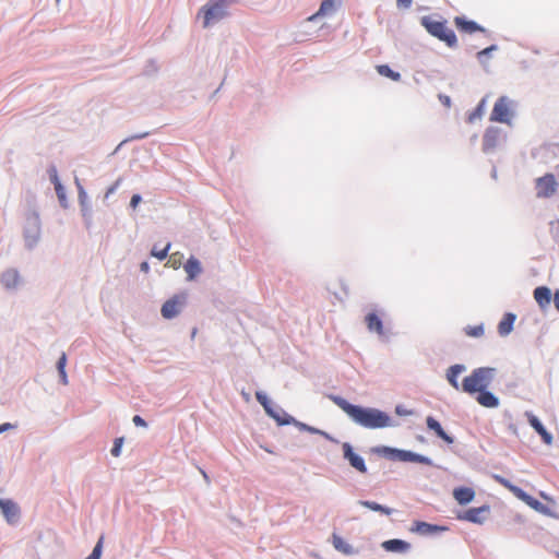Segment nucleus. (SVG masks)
<instances>
[{
    "label": "nucleus",
    "instance_id": "obj_1",
    "mask_svg": "<svg viewBox=\"0 0 559 559\" xmlns=\"http://www.w3.org/2000/svg\"><path fill=\"white\" fill-rule=\"evenodd\" d=\"M330 400L346 413L354 423L361 427L377 429L391 425V418L384 412L377 408H365L353 405L338 395H330Z\"/></svg>",
    "mask_w": 559,
    "mask_h": 559
},
{
    "label": "nucleus",
    "instance_id": "obj_2",
    "mask_svg": "<svg viewBox=\"0 0 559 559\" xmlns=\"http://www.w3.org/2000/svg\"><path fill=\"white\" fill-rule=\"evenodd\" d=\"M496 369L490 367H480L465 377L461 383V390L468 394L478 393L486 390L492 382Z\"/></svg>",
    "mask_w": 559,
    "mask_h": 559
},
{
    "label": "nucleus",
    "instance_id": "obj_3",
    "mask_svg": "<svg viewBox=\"0 0 559 559\" xmlns=\"http://www.w3.org/2000/svg\"><path fill=\"white\" fill-rule=\"evenodd\" d=\"M420 22L427 32L433 37L444 41L451 48L457 46L456 35L450 27H448L445 21H435L430 16H423Z\"/></svg>",
    "mask_w": 559,
    "mask_h": 559
},
{
    "label": "nucleus",
    "instance_id": "obj_4",
    "mask_svg": "<svg viewBox=\"0 0 559 559\" xmlns=\"http://www.w3.org/2000/svg\"><path fill=\"white\" fill-rule=\"evenodd\" d=\"M233 0H210L203 5L199 12V15L203 16V27H209L227 16L228 5Z\"/></svg>",
    "mask_w": 559,
    "mask_h": 559
},
{
    "label": "nucleus",
    "instance_id": "obj_5",
    "mask_svg": "<svg viewBox=\"0 0 559 559\" xmlns=\"http://www.w3.org/2000/svg\"><path fill=\"white\" fill-rule=\"evenodd\" d=\"M493 479L500 484L501 486H503L504 488H507L510 492H512L518 499H520L521 501H523L524 503H526L528 507H531L532 509H534L535 511H538V512H544L545 511V507L542 502H539L537 499H535L534 497H532L531 495L526 493L523 489H521L520 487L513 485L510 480H508L507 478L500 476V475H493L492 476Z\"/></svg>",
    "mask_w": 559,
    "mask_h": 559
},
{
    "label": "nucleus",
    "instance_id": "obj_6",
    "mask_svg": "<svg viewBox=\"0 0 559 559\" xmlns=\"http://www.w3.org/2000/svg\"><path fill=\"white\" fill-rule=\"evenodd\" d=\"M493 479L500 484L501 486H503L504 488H507L510 492H512L518 499H520L521 501H523L524 503H526L528 507H531L532 509H534L535 511H538V512H544L545 511V507L542 502H539L537 499H535L534 497H532L531 495L526 493L523 489H521L520 487L513 485L510 480H508L507 478L500 476V475H493L492 476Z\"/></svg>",
    "mask_w": 559,
    "mask_h": 559
},
{
    "label": "nucleus",
    "instance_id": "obj_7",
    "mask_svg": "<svg viewBox=\"0 0 559 559\" xmlns=\"http://www.w3.org/2000/svg\"><path fill=\"white\" fill-rule=\"evenodd\" d=\"M514 103L508 96L497 99L490 114V120L501 123H510L513 117Z\"/></svg>",
    "mask_w": 559,
    "mask_h": 559
},
{
    "label": "nucleus",
    "instance_id": "obj_8",
    "mask_svg": "<svg viewBox=\"0 0 559 559\" xmlns=\"http://www.w3.org/2000/svg\"><path fill=\"white\" fill-rule=\"evenodd\" d=\"M379 453H383L384 455L389 456L390 459H397L400 461L404 462H416L421 463L426 465H430L431 461L427 456L413 453L411 451H404V450H395L391 448L383 447L381 449H378Z\"/></svg>",
    "mask_w": 559,
    "mask_h": 559
},
{
    "label": "nucleus",
    "instance_id": "obj_9",
    "mask_svg": "<svg viewBox=\"0 0 559 559\" xmlns=\"http://www.w3.org/2000/svg\"><path fill=\"white\" fill-rule=\"evenodd\" d=\"M187 301V293H180L166 300L160 312L165 319H173L178 316Z\"/></svg>",
    "mask_w": 559,
    "mask_h": 559
},
{
    "label": "nucleus",
    "instance_id": "obj_10",
    "mask_svg": "<svg viewBox=\"0 0 559 559\" xmlns=\"http://www.w3.org/2000/svg\"><path fill=\"white\" fill-rule=\"evenodd\" d=\"M557 182L552 174H547L536 181V193L539 198H548L556 192Z\"/></svg>",
    "mask_w": 559,
    "mask_h": 559
},
{
    "label": "nucleus",
    "instance_id": "obj_11",
    "mask_svg": "<svg viewBox=\"0 0 559 559\" xmlns=\"http://www.w3.org/2000/svg\"><path fill=\"white\" fill-rule=\"evenodd\" d=\"M341 0H323L321 2L319 10L314 14L310 15L307 19V21L313 22L319 17L333 15L336 12L337 8L341 5Z\"/></svg>",
    "mask_w": 559,
    "mask_h": 559
},
{
    "label": "nucleus",
    "instance_id": "obj_12",
    "mask_svg": "<svg viewBox=\"0 0 559 559\" xmlns=\"http://www.w3.org/2000/svg\"><path fill=\"white\" fill-rule=\"evenodd\" d=\"M343 453L344 457L349 462V464L357 469L359 473H367V466L365 464L364 459L356 454L352 448V445L347 442L343 444Z\"/></svg>",
    "mask_w": 559,
    "mask_h": 559
},
{
    "label": "nucleus",
    "instance_id": "obj_13",
    "mask_svg": "<svg viewBox=\"0 0 559 559\" xmlns=\"http://www.w3.org/2000/svg\"><path fill=\"white\" fill-rule=\"evenodd\" d=\"M500 130L495 127L488 128L483 136V151L490 152L495 150L500 140Z\"/></svg>",
    "mask_w": 559,
    "mask_h": 559
},
{
    "label": "nucleus",
    "instance_id": "obj_14",
    "mask_svg": "<svg viewBox=\"0 0 559 559\" xmlns=\"http://www.w3.org/2000/svg\"><path fill=\"white\" fill-rule=\"evenodd\" d=\"M526 418L530 425L534 428V430L540 436L544 443L551 444L552 436L550 432L546 430L540 420L532 413H526Z\"/></svg>",
    "mask_w": 559,
    "mask_h": 559
},
{
    "label": "nucleus",
    "instance_id": "obj_15",
    "mask_svg": "<svg viewBox=\"0 0 559 559\" xmlns=\"http://www.w3.org/2000/svg\"><path fill=\"white\" fill-rule=\"evenodd\" d=\"M0 509L9 523H14L17 520L20 510L12 500L0 498Z\"/></svg>",
    "mask_w": 559,
    "mask_h": 559
},
{
    "label": "nucleus",
    "instance_id": "obj_16",
    "mask_svg": "<svg viewBox=\"0 0 559 559\" xmlns=\"http://www.w3.org/2000/svg\"><path fill=\"white\" fill-rule=\"evenodd\" d=\"M454 24L459 31L468 33V34H472L475 32H485V28L479 26L477 23H475L474 21H467L462 16L454 17Z\"/></svg>",
    "mask_w": 559,
    "mask_h": 559
},
{
    "label": "nucleus",
    "instance_id": "obj_17",
    "mask_svg": "<svg viewBox=\"0 0 559 559\" xmlns=\"http://www.w3.org/2000/svg\"><path fill=\"white\" fill-rule=\"evenodd\" d=\"M488 510V507L472 508L465 511L462 515H459V519L480 524L484 522L481 513L487 512Z\"/></svg>",
    "mask_w": 559,
    "mask_h": 559
},
{
    "label": "nucleus",
    "instance_id": "obj_18",
    "mask_svg": "<svg viewBox=\"0 0 559 559\" xmlns=\"http://www.w3.org/2000/svg\"><path fill=\"white\" fill-rule=\"evenodd\" d=\"M465 366L464 365H460V364H456V365H453L451 366L448 370H447V380L448 382L451 384L452 388H454L455 390H461V384L459 383V376L465 371Z\"/></svg>",
    "mask_w": 559,
    "mask_h": 559
},
{
    "label": "nucleus",
    "instance_id": "obj_19",
    "mask_svg": "<svg viewBox=\"0 0 559 559\" xmlns=\"http://www.w3.org/2000/svg\"><path fill=\"white\" fill-rule=\"evenodd\" d=\"M427 427L432 430L439 438H441L447 443L451 444L453 443V438L449 436L443 428L441 427L440 423L435 419L431 416H428L426 419Z\"/></svg>",
    "mask_w": 559,
    "mask_h": 559
},
{
    "label": "nucleus",
    "instance_id": "obj_20",
    "mask_svg": "<svg viewBox=\"0 0 559 559\" xmlns=\"http://www.w3.org/2000/svg\"><path fill=\"white\" fill-rule=\"evenodd\" d=\"M20 282V274L14 269L7 270L1 276V283L8 289L16 288Z\"/></svg>",
    "mask_w": 559,
    "mask_h": 559
},
{
    "label": "nucleus",
    "instance_id": "obj_21",
    "mask_svg": "<svg viewBox=\"0 0 559 559\" xmlns=\"http://www.w3.org/2000/svg\"><path fill=\"white\" fill-rule=\"evenodd\" d=\"M453 497L460 504H467L474 499L475 491L469 487H457L453 490Z\"/></svg>",
    "mask_w": 559,
    "mask_h": 559
},
{
    "label": "nucleus",
    "instance_id": "obj_22",
    "mask_svg": "<svg viewBox=\"0 0 559 559\" xmlns=\"http://www.w3.org/2000/svg\"><path fill=\"white\" fill-rule=\"evenodd\" d=\"M476 401L484 407L495 408L499 405V399L491 392L483 390L478 392Z\"/></svg>",
    "mask_w": 559,
    "mask_h": 559
},
{
    "label": "nucleus",
    "instance_id": "obj_23",
    "mask_svg": "<svg viewBox=\"0 0 559 559\" xmlns=\"http://www.w3.org/2000/svg\"><path fill=\"white\" fill-rule=\"evenodd\" d=\"M365 321L370 332H374L379 335L384 334L382 321L377 313H368L365 318Z\"/></svg>",
    "mask_w": 559,
    "mask_h": 559
},
{
    "label": "nucleus",
    "instance_id": "obj_24",
    "mask_svg": "<svg viewBox=\"0 0 559 559\" xmlns=\"http://www.w3.org/2000/svg\"><path fill=\"white\" fill-rule=\"evenodd\" d=\"M183 269L188 275L189 281L194 280L202 272L201 263L194 257H190L187 260V262L183 265Z\"/></svg>",
    "mask_w": 559,
    "mask_h": 559
},
{
    "label": "nucleus",
    "instance_id": "obj_25",
    "mask_svg": "<svg viewBox=\"0 0 559 559\" xmlns=\"http://www.w3.org/2000/svg\"><path fill=\"white\" fill-rule=\"evenodd\" d=\"M382 547L386 551L405 552L409 549V544L402 539H390L382 543Z\"/></svg>",
    "mask_w": 559,
    "mask_h": 559
},
{
    "label": "nucleus",
    "instance_id": "obj_26",
    "mask_svg": "<svg viewBox=\"0 0 559 559\" xmlns=\"http://www.w3.org/2000/svg\"><path fill=\"white\" fill-rule=\"evenodd\" d=\"M515 316L513 313H506L498 324V332L501 336H507L513 329Z\"/></svg>",
    "mask_w": 559,
    "mask_h": 559
},
{
    "label": "nucleus",
    "instance_id": "obj_27",
    "mask_svg": "<svg viewBox=\"0 0 559 559\" xmlns=\"http://www.w3.org/2000/svg\"><path fill=\"white\" fill-rule=\"evenodd\" d=\"M534 298L537 301V304L542 307L548 305L551 299L550 289L545 286L537 287L534 290Z\"/></svg>",
    "mask_w": 559,
    "mask_h": 559
},
{
    "label": "nucleus",
    "instance_id": "obj_28",
    "mask_svg": "<svg viewBox=\"0 0 559 559\" xmlns=\"http://www.w3.org/2000/svg\"><path fill=\"white\" fill-rule=\"evenodd\" d=\"M442 530H444V528L437 526V525L426 523V522H416L415 523V531L423 535L432 534V533H436V532L442 531Z\"/></svg>",
    "mask_w": 559,
    "mask_h": 559
},
{
    "label": "nucleus",
    "instance_id": "obj_29",
    "mask_svg": "<svg viewBox=\"0 0 559 559\" xmlns=\"http://www.w3.org/2000/svg\"><path fill=\"white\" fill-rule=\"evenodd\" d=\"M332 543L336 550L343 554H352V547L337 534L332 535Z\"/></svg>",
    "mask_w": 559,
    "mask_h": 559
},
{
    "label": "nucleus",
    "instance_id": "obj_30",
    "mask_svg": "<svg viewBox=\"0 0 559 559\" xmlns=\"http://www.w3.org/2000/svg\"><path fill=\"white\" fill-rule=\"evenodd\" d=\"M377 71L380 75L386 76L393 81L397 82L401 80V74L393 71L388 64L377 66Z\"/></svg>",
    "mask_w": 559,
    "mask_h": 559
},
{
    "label": "nucleus",
    "instance_id": "obj_31",
    "mask_svg": "<svg viewBox=\"0 0 559 559\" xmlns=\"http://www.w3.org/2000/svg\"><path fill=\"white\" fill-rule=\"evenodd\" d=\"M272 418H274L278 425H289L294 421V418L287 415L284 411L280 409V412H275L272 408V414H269Z\"/></svg>",
    "mask_w": 559,
    "mask_h": 559
},
{
    "label": "nucleus",
    "instance_id": "obj_32",
    "mask_svg": "<svg viewBox=\"0 0 559 559\" xmlns=\"http://www.w3.org/2000/svg\"><path fill=\"white\" fill-rule=\"evenodd\" d=\"M66 365H67V355L64 353L61 354L58 362H57V369L59 371V374H60V378H61V382L62 384L67 385L68 384V377H67V372H66Z\"/></svg>",
    "mask_w": 559,
    "mask_h": 559
},
{
    "label": "nucleus",
    "instance_id": "obj_33",
    "mask_svg": "<svg viewBox=\"0 0 559 559\" xmlns=\"http://www.w3.org/2000/svg\"><path fill=\"white\" fill-rule=\"evenodd\" d=\"M361 506L372 510V511H377V512H381V513H384L386 515H390L392 513V510L386 508V507H383L377 502H373V501H361L360 502Z\"/></svg>",
    "mask_w": 559,
    "mask_h": 559
},
{
    "label": "nucleus",
    "instance_id": "obj_34",
    "mask_svg": "<svg viewBox=\"0 0 559 559\" xmlns=\"http://www.w3.org/2000/svg\"><path fill=\"white\" fill-rule=\"evenodd\" d=\"M183 254L180 252H174L169 255L167 265L177 270L182 265Z\"/></svg>",
    "mask_w": 559,
    "mask_h": 559
},
{
    "label": "nucleus",
    "instance_id": "obj_35",
    "mask_svg": "<svg viewBox=\"0 0 559 559\" xmlns=\"http://www.w3.org/2000/svg\"><path fill=\"white\" fill-rule=\"evenodd\" d=\"M255 399L263 406L267 414H272V405L267 396L263 392H255Z\"/></svg>",
    "mask_w": 559,
    "mask_h": 559
},
{
    "label": "nucleus",
    "instance_id": "obj_36",
    "mask_svg": "<svg viewBox=\"0 0 559 559\" xmlns=\"http://www.w3.org/2000/svg\"><path fill=\"white\" fill-rule=\"evenodd\" d=\"M170 242H168L164 248L162 249H158L156 246L153 247L152 251H151V254L155 258H157L158 260H164L166 259V257L168 255V251L170 249Z\"/></svg>",
    "mask_w": 559,
    "mask_h": 559
},
{
    "label": "nucleus",
    "instance_id": "obj_37",
    "mask_svg": "<svg viewBox=\"0 0 559 559\" xmlns=\"http://www.w3.org/2000/svg\"><path fill=\"white\" fill-rule=\"evenodd\" d=\"M51 181L55 185V190H56L58 198L61 201H63L66 199L64 189H63L62 185L60 183L58 175L56 173L51 176Z\"/></svg>",
    "mask_w": 559,
    "mask_h": 559
},
{
    "label": "nucleus",
    "instance_id": "obj_38",
    "mask_svg": "<svg viewBox=\"0 0 559 559\" xmlns=\"http://www.w3.org/2000/svg\"><path fill=\"white\" fill-rule=\"evenodd\" d=\"M484 326L481 324L473 326L468 325L465 328V333L472 337H480L484 335Z\"/></svg>",
    "mask_w": 559,
    "mask_h": 559
},
{
    "label": "nucleus",
    "instance_id": "obj_39",
    "mask_svg": "<svg viewBox=\"0 0 559 559\" xmlns=\"http://www.w3.org/2000/svg\"><path fill=\"white\" fill-rule=\"evenodd\" d=\"M121 445H122V438L116 439L115 443H114V447L111 449V454L114 456H119L120 450H121Z\"/></svg>",
    "mask_w": 559,
    "mask_h": 559
},
{
    "label": "nucleus",
    "instance_id": "obj_40",
    "mask_svg": "<svg viewBox=\"0 0 559 559\" xmlns=\"http://www.w3.org/2000/svg\"><path fill=\"white\" fill-rule=\"evenodd\" d=\"M496 49H497V46H495V45H492V46H490V47H487V48H485V49L480 50V51L477 53V58H478L479 60H481V59H483V57H485V56L489 55V52H490V51H493V50H496Z\"/></svg>",
    "mask_w": 559,
    "mask_h": 559
},
{
    "label": "nucleus",
    "instance_id": "obj_41",
    "mask_svg": "<svg viewBox=\"0 0 559 559\" xmlns=\"http://www.w3.org/2000/svg\"><path fill=\"white\" fill-rule=\"evenodd\" d=\"M132 421L138 427H146L145 420L141 416H139V415H135L133 417Z\"/></svg>",
    "mask_w": 559,
    "mask_h": 559
},
{
    "label": "nucleus",
    "instance_id": "obj_42",
    "mask_svg": "<svg viewBox=\"0 0 559 559\" xmlns=\"http://www.w3.org/2000/svg\"><path fill=\"white\" fill-rule=\"evenodd\" d=\"M484 105H485V99H483L479 105L477 106L475 112L471 116V120L475 117V116H481L483 114V109H484Z\"/></svg>",
    "mask_w": 559,
    "mask_h": 559
},
{
    "label": "nucleus",
    "instance_id": "obj_43",
    "mask_svg": "<svg viewBox=\"0 0 559 559\" xmlns=\"http://www.w3.org/2000/svg\"><path fill=\"white\" fill-rule=\"evenodd\" d=\"M140 202H141V195L133 194L132 198H131V201H130V206L132 209H135L139 205Z\"/></svg>",
    "mask_w": 559,
    "mask_h": 559
},
{
    "label": "nucleus",
    "instance_id": "obj_44",
    "mask_svg": "<svg viewBox=\"0 0 559 559\" xmlns=\"http://www.w3.org/2000/svg\"><path fill=\"white\" fill-rule=\"evenodd\" d=\"M399 8L408 9L412 5V0H396Z\"/></svg>",
    "mask_w": 559,
    "mask_h": 559
},
{
    "label": "nucleus",
    "instance_id": "obj_45",
    "mask_svg": "<svg viewBox=\"0 0 559 559\" xmlns=\"http://www.w3.org/2000/svg\"><path fill=\"white\" fill-rule=\"evenodd\" d=\"M554 304L556 309L559 311V290H557L554 295Z\"/></svg>",
    "mask_w": 559,
    "mask_h": 559
},
{
    "label": "nucleus",
    "instance_id": "obj_46",
    "mask_svg": "<svg viewBox=\"0 0 559 559\" xmlns=\"http://www.w3.org/2000/svg\"><path fill=\"white\" fill-rule=\"evenodd\" d=\"M299 427H300L301 429L308 430V431H310V432H318V430H317V429H314V428H312V427H309V426H307L306 424H299Z\"/></svg>",
    "mask_w": 559,
    "mask_h": 559
},
{
    "label": "nucleus",
    "instance_id": "obj_47",
    "mask_svg": "<svg viewBox=\"0 0 559 559\" xmlns=\"http://www.w3.org/2000/svg\"><path fill=\"white\" fill-rule=\"evenodd\" d=\"M140 269L142 272H145L147 273L150 271V265L147 262H142L141 265H140Z\"/></svg>",
    "mask_w": 559,
    "mask_h": 559
},
{
    "label": "nucleus",
    "instance_id": "obj_48",
    "mask_svg": "<svg viewBox=\"0 0 559 559\" xmlns=\"http://www.w3.org/2000/svg\"><path fill=\"white\" fill-rule=\"evenodd\" d=\"M10 427H11V425H10V424H3V425H1V426H0V432L5 431V430H7V429H9Z\"/></svg>",
    "mask_w": 559,
    "mask_h": 559
},
{
    "label": "nucleus",
    "instance_id": "obj_49",
    "mask_svg": "<svg viewBox=\"0 0 559 559\" xmlns=\"http://www.w3.org/2000/svg\"><path fill=\"white\" fill-rule=\"evenodd\" d=\"M201 473H202L203 477L209 481V476H207V474H206L204 471H201Z\"/></svg>",
    "mask_w": 559,
    "mask_h": 559
},
{
    "label": "nucleus",
    "instance_id": "obj_50",
    "mask_svg": "<svg viewBox=\"0 0 559 559\" xmlns=\"http://www.w3.org/2000/svg\"><path fill=\"white\" fill-rule=\"evenodd\" d=\"M444 103H445L447 105H449V104H450V98H449L448 96H445V97H444Z\"/></svg>",
    "mask_w": 559,
    "mask_h": 559
}]
</instances>
